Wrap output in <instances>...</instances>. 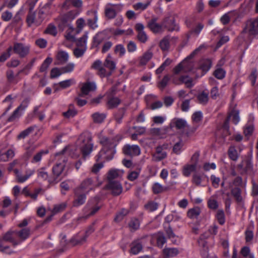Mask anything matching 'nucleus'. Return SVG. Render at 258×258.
Wrapping results in <instances>:
<instances>
[{
  "instance_id": "nucleus-3",
  "label": "nucleus",
  "mask_w": 258,
  "mask_h": 258,
  "mask_svg": "<svg viewBox=\"0 0 258 258\" xmlns=\"http://www.w3.org/2000/svg\"><path fill=\"white\" fill-rule=\"evenodd\" d=\"M31 1L33 2V5L29 8V11L26 18V23L29 27H31L33 24L38 26L44 20L45 13L42 10H39L37 14L33 12V6L37 0Z\"/></svg>"
},
{
  "instance_id": "nucleus-62",
  "label": "nucleus",
  "mask_w": 258,
  "mask_h": 258,
  "mask_svg": "<svg viewBox=\"0 0 258 258\" xmlns=\"http://www.w3.org/2000/svg\"><path fill=\"white\" fill-rule=\"evenodd\" d=\"M97 73L101 78L109 76L111 75V72H107L104 68V64L97 70Z\"/></svg>"
},
{
  "instance_id": "nucleus-22",
  "label": "nucleus",
  "mask_w": 258,
  "mask_h": 258,
  "mask_svg": "<svg viewBox=\"0 0 258 258\" xmlns=\"http://www.w3.org/2000/svg\"><path fill=\"white\" fill-rule=\"evenodd\" d=\"M187 126L186 121L182 119L179 118H174L172 119L169 125L170 130L172 128L175 127L177 130H181Z\"/></svg>"
},
{
  "instance_id": "nucleus-63",
  "label": "nucleus",
  "mask_w": 258,
  "mask_h": 258,
  "mask_svg": "<svg viewBox=\"0 0 258 258\" xmlns=\"http://www.w3.org/2000/svg\"><path fill=\"white\" fill-rule=\"evenodd\" d=\"M47 153V151L45 152L43 151H41L37 153L33 156L31 160V162L33 163H36L39 162L42 159V155L44 154H46Z\"/></svg>"
},
{
  "instance_id": "nucleus-40",
  "label": "nucleus",
  "mask_w": 258,
  "mask_h": 258,
  "mask_svg": "<svg viewBox=\"0 0 258 258\" xmlns=\"http://www.w3.org/2000/svg\"><path fill=\"white\" fill-rule=\"evenodd\" d=\"M199 102L202 104H206L209 100V93L208 91H204L199 93L197 96Z\"/></svg>"
},
{
  "instance_id": "nucleus-6",
  "label": "nucleus",
  "mask_w": 258,
  "mask_h": 258,
  "mask_svg": "<svg viewBox=\"0 0 258 258\" xmlns=\"http://www.w3.org/2000/svg\"><path fill=\"white\" fill-rule=\"evenodd\" d=\"M99 199L94 198L90 200L84 208V215L78 218L79 221H84L94 215L100 208L98 205Z\"/></svg>"
},
{
  "instance_id": "nucleus-7",
  "label": "nucleus",
  "mask_w": 258,
  "mask_h": 258,
  "mask_svg": "<svg viewBox=\"0 0 258 258\" xmlns=\"http://www.w3.org/2000/svg\"><path fill=\"white\" fill-rule=\"evenodd\" d=\"M66 163L64 159H63L62 162L56 163L53 166L52 171V175L49 179V183H56L58 182L64 175V172Z\"/></svg>"
},
{
  "instance_id": "nucleus-34",
  "label": "nucleus",
  "mask_w": 258,
  "mask_h": 258,
  "mask_svg": "<svg viewBox=\"0 0 258 258\" xmlns=\"http://www.w3.org/2000/svg\"><path fill=\"white\" fill-rule=\"evenodd\" d=\"M196 164H186L183 167L182 174L184 176H189L191 173L195 171L196 169Z\"/></svg>"
},
{
  "instance_id": "nucleus-61",
  "label": "nucleus",
  "mask_w": 258,
  "mask_h": 258,
  "mask_svg": "<svg viewBox=\"0 0 258 258\" xmlns=\"http://www.w3.org/2000/svg\"><path fill=\"white\" fill-rule=\"evenodd\" d=\"M46 34H49L53 36H55L57 34V30L55 26L53 24H50L44 31Z\"/></svg>"
},
{
  "instance_id": "nucleus-11",
  "label": "nucleus",
  "mask_w": 258,
  "mask_h": 258,
  "mask_svg": "<svg viewBox=\"0 0 258 258\" xmlns=\"http://www.w3.org/2000/svg\"><path fill=\"white\" fill-rule=\"evenodd\" d=\"M231 119L232 121L235 124L239 121V112L236 110H233L229 114V117L225 121L222 128L226 134H229V120Z\"/></svg>"
},
{
  "instance_id": "nucleus-14",
  "label": "nucleus",
  "mask_w": 258,
  "mask_h": 258,
  "mask_svg": "<svg viewBox=\"0 0 258 258\" xmlns=\"http://www.w3.org/2000/svg\"><path fill=\"white\" fill-rule=\"evenodd\" d=\"M123 153L129 156H136L140 154L141 150L138 145H125L123 148Z\"/></svg>"
},
{
  "instance_id": "nucleus-12",
  "label": "nucleus",
  "mask_w": 258,
  "mask_h": 258,
  "mask_svg": "<svg viewBox=\"0 0 258 258\" xmlns=\"http://www.w3.org/2000/svg\"><path fill=\"white\" fill-rule=\"evenodd\" d=\"M135 29L137 33L138 40L141 43H145L148 39V36L144 30V25L142 23H137L135 26Z\"/></svg>"
},
{
  "instance_id": "nucleus-53",
  "label": "nucleus",
  "mask_w": 258,
  "mask_h": 258,
  "mask_svg": "<svg viewBox=\"0 0 258 258\" xmlns=\"http://www.w3.org/2000/svg\"><path fill=\"white\" fill-rule=\"evenodd\" d=\"M200 210L198 208L189 209L187 212V216L190 219L196 218L200 214Z\"/></svg>"
},
{
  "instance_id": "nucleus-17",
  "label": "nucleus",
  "mask_w": 258,
  "mask_h": 258,
  "mask_svg": "<svg viewBox=\"0 0 258 258\" xmlns=\"http://www.w3.org/2000/svg\"><path fill=\"white\" fill-rule=\"evenodd\" d=\"M191 181L196 186H204L203 183L208 181V177L204 173L195 172L192 175Z\"/></svg>"
},
{
  "instance_id": "nucleus-52",
  "label": "nucleus",
  "mask_w": 258,
  "mask_h": 258,
  "mask_svg": "<svg viewBox=\"0 0 258 258\" xmlns=\"http://www.w3.org/2000/svg\"><path fill=\"white\" fill-rule=\"evenodd\" d=\"M119 176V170L117 169H112L110 170L108 172L107 179L109 181H114L113 179L116 178Z\"/></svg>"
},
{
  "instance_id": "nucleus-50",
  "label": "nucleus",
  "mask_w": 258,
  "mask_h": 258,
  "mask_svg": "<svg viewBox=\"0 0 258 258\" xmlns=\"http://www.w3.org/2000/svg\"><path fill=\"white\" fill-rule=\"evenodd\" d=\"M228 156L233 161H236L238 158L237 151L234 147H230L228 150Z\"/></svg>"
},
{
  "instance_id": "nucleus-58",
  "label": "nucleus",
  "mask_w": 258,
  "mask_h": 258,
  "mask_svg": "<svg viewBox=\"0 0 258 258\" xmlns=\"http://www.w3.org/2000/svg\"><path fill=\"white\" fill-rule=\"evenodd\" d=\"M52 59L51 57H47L43 62L40 68V71L43 72L45 71L48 68L50 64L52 62Z\"/></svg>"
},
{
  "instance_id": "nucleus-19",
  "label": "nucleus",
  "mask_w": 258,
  "mask_h": 258,
  "mask_svg": "<svg viewBox=\"0 0 258 258\" xmlns=\"http://www.w3.org/2000/svg\"><path fill=\"white\" fill-rule=\"evenodd\" d=\"M162 25L164 28H166L169 31H178L179 30V26L175 23L174 20L172 18L167 17L162 21Z\"/></svg>"
},
{
  "instance_id": "nucleus-43",
  "label": "nucleus",
  "mask_w": 258,
  "mask_h": 258,
  "mask_svg": "<svg viewBox=\"0 0 258 258\" xmlns=\"http://www.w3.org/2000/svg\"><path fill=\"white\" fill-rule=\"evenodd\" d=\"M14 152L13 150L9 149L6 153L0 154V161H7L9 159L12 158L14 156Z\"/></svg>"
},
{
  "instance_id": "nucleus-36",
  "label": "nucleus",
  "mask_w": 258,
  "mask_h": 258,
  "mask_svg": "<svg viewBox=\"0 0 258 258\" xmlns=\"http://www.w3.org/2000/svg\"><path fill=\"white\" fill-rule=\"evenodd\" d=\"M181 62L182 63V65L183 68V73H188L192 71L194 68V62L191 60L185 58Z\"/></svg>"
},
{
  "instance_id": "nucleus-38",
  "label": "nucleus",
  "mask_w": 258,
  "mask_h": 258,
  "mask_svg": "<svg viewBox=\"0 0 258 258\" xmlns=\"http://www.w3.org/2000/svg\"><path fill=\"white\" fill-rule=\"evenodd\" d=\"M170 37L169 36H165L160 41L159 46L163 51L167 50L170 47Z\"/></svg>"
},
{
  "instance_id": "nucleus-49",
  "label": "nucleus",
  "mask_w": 258,
  "mask_h": 258,
  "mask_svg": "<svg viewBox=\"0 0 258 258\" xmlns=\"http://www.w3.org/2000/svg\"><path fill=\"white\" fill-rule=\"evenodd\" d=\"M114 53L118 54L119 57L123 56L126 52L125 49L123 45L117 44L114 47Z\"/></svg>"
},
{
  "instance_id": "nucleus-41",
  "label": "nucleus",
  "mask_w": 258,
  "mask_h": 258,
  "mask_svg": "<svg viewBox=\"0 0 258 258\" xmlns=\"http://www.w3.org/2000/svg\"><path fill=\"white\" fill-rule=\"evenodd\" d=\"M204 28V25L202 23H198L197 25L188 33L186 34L187 40L189 39L191 34L194 33L198 36Z\"/></svg>"
},
{
  "instance_id": "nucleus-56",
  "label": "nucleus",
  "mask_w": 258,
  "mask_h": 258,
  "mask_svg": "<svg viewBox=\"0 0 258 258\" xmlns=\"http://www.w3.org/2000/svg\"><path fill=\"white\" fill-rule=\"evenodd\" d=\"M216 218L219 222V223L221 225H223L224 224L225 222V214L223 210H219L217 212L216 214Z\"/></svg>"
},
{
  "instance_id": "nucleus-1",
  "label": "nucleus",
  "mask_w": 258,
  "mask_h": 258,
  "mask_svg": "<svg viewBox=\"0 0 258 258\" xmlns=\"http://www.w3.org/2000/svg\"><path fill=\"white\" fill-rule=\"evenodd\" d=\"M99 141L103 147L102 150L96 156V161L99 162L102 160L106 161L111 160L115 153L114 148L116 144L114 140L108 139L105 137H100Z\"/></svg>"
},
{
  "instance_id": "nucleus-21",
  "label": "nucleus",
  "mask_w": 258,
  "mask_h": 258,
  "mask_svg": "<svg viewBox=\"0 0 258 258\" xmlns=\"http://www.w3.org/2000/svg\"><path fill=\"white\" fill-rule=\"evenodd\" d=\"M157 19L156 18H152L150 20L147 24L148 27L154 33L162 32L163 31L164 28L161 24L157 23Z\"/></svg>"
},
{
  "instance_id": "nucleus-32",
  "label": "nucleus",
  "mask_w": 258,
  "mask_h": 258,
  "mask_svg": "<svg viewBox=\"0 0 258 258\" xmlns=\"http://www.w3.org/2000/svg\"><path fill=\"white\" fill-rule=\"evenodd\" d=\"M30 229L28 228H23L20 231H16V235L22 241L25 240L30 235Z\"/></svg>"
},
{
  "instance_id": "nucleus-42",
  "label": "nucleus",
  "mask_w": 258,
  "mask_h": 258,
  "mask_svg": "<svg viewBox=\"0 0 258 258\" xmlns=\"http://www.w3.org/2000/svg\"><path fill=\"white\" fill-rule=\"evenodd\" d=\"M163 253L168 257H173L178 254L179 251L176 248H165L163 249Z\"/></svg>"
},
{
  "instance_id": "nucleus-5",
  "label": "nucleus",
  "mask_w": 258,
  "mask_h": 258,
  "mask_svg": "<svg viewBox=\"0 0 258 258\" xmlns=\"http://www.w3.org/2000/svg\"><path fill=\"white\" fill-rule=\"evenodd\" d=\"M78 16V13L75 11H71L64 15L61 16L57 20L58 26L60 29L63 30L68 27L71 31L75 30L71 24L72 21Z\"/></svg>"
},
{
  "instance_id": "nucleus-29",
  "label": "nucleus",
  "mask_w": 258,
  "mask_h": 258,
  "mask_svg": "<svg viewBox=\"0 0 258 258\" xmlns=\"http://www.w3.org/2000/svg\"><path fill=\"white\" fill-rule=\"evenodd\" d=\"M143 248L142 243L139 240H136L133 241L131 244L130 253L136 255L138 254Z\"/></svg>"
},
{
  "instance_id": "nucleus-8",
  "label": "nucleus",
  "mask_w": 258,
  "mask_h": 258,
  "mask_svg": "<svg viewBox=\"0 0 258 258\" xmlns=\"http://www.w3.org/2000/svg\"><path fill=\"white\" fill-rule=\"evenodd\" d=\"M96 179L91 177H88L82 181L80 186L77 188H80V190L86 194H88L91 190H94L95 187L99 186L96 183Z\"/></svg>"
},
{
  "instance_id": "nucleus-4",
  "label": "nucleus",
  "mask_w": 258,
  "mask_h": 258,
  "mask_svg": "<svg viewBox=\"0 0 258 258\" xmlns=\"http://www.w3.org/2000/svg\"><path fill=\"white\" fill-rule=\"evenodd\" d=\"M79 141L81 143L80 149L83 157L85 160L86 157L90 155L93 150L92 136L89 133H84L80 136Z\"/></svg>"
},
{
  "instance_id": "nucleus-2",
  "label": "nucleus",
  "mask_w": 258,
  "mask_h": 258,
  "mask_svg": "<svg viewBox=\"0 0 258 258\" xmlns=\"http://www.w3.org/2000/svg\"><path fill=\"white\" fill-rule=\"evenodd\" d=\"M240 36L245 40L258 36V17L249 19L245 23Z\"/></svg>"
},
{
  "instance_id": "nucleus-30",
  "label": "nucleus",
  "mask_w": 258,
  "mask_h": 258,
  "mask_svg": "<svg viewBox=\"0 0 258 258\" xmlns=\"http://www.w3.org/2000/svg\"><path fill=\"white\" fill-rule=\"evenodd\" d=\"M87 238V235L79 233L72 238L71 242L74 245L82 244L86 241Z\"/></svg>"
},
{
  "instance_id": "nucleus-23",
  "label": "nucleus",
  "mask_w": 258,
  "mask_h": 258,
  "mask_svg": "<svg viewBox=\"0 0 258 258\" xmlns=\"http://www.w3.org/2000/svg\"><path fill=\"white\" fill-rule=\"evenodd\" d=\"M193 80L188 76H182L178 79H173V83L177 85L185 84L187 88H191L194 86Z\"/></svg>"
},
{
  "instance_id": "nucleus-18",
  "label": "nucleus",
  "mask_w": 258,
  "mask_h": 258,
  "mask_svg": "<svg viewBox=\"0 0 258 258\" xmlns=\"http://www.w3.org/2000/svg\"><path fill=\"white\" fill-rule=\"evenodd\" d=\"M120 6L118 5H114L110 3L107 4L105 7V15L109 19H112L115 17L117 14V9Z\"/></svg>"
},
{
  "instance_id": "nucleus-55",
  "label": "nucleus",
  "mask_w": 258,
  "mask_h": 258,
  "mask_svg": "<svg viewBox=\"0 0 258 258\" xmlns=\"http://www.w3.org/2000/svg\"><path fill=\"white\" fill-rule=\"evenodd\" d=\"M184 143L182 140L177 142L173 147V152L176 154H179L182 151Z\"/></svg>"
},
{
  "instance_id": "nucleus-15",
  "label": "nucleus",
  "mask_w": 258,
  "mask_h": 258,
  "mask_svg": "<svg viewBox=\"0 0 258 258\" xmlns=\"http://www.w3.org/2000/svg\"><path fill=\"white\" fill-rule=\"evenodd\" d=\"M75 200L74 201V206L78 207L83 205L86 199V194L84 191L80 190V188H76L74 191Z\"/></svg>"
},
{
  "instance_id": "nucleus-10",
  "label": "nucleus",
  "mask_w": 258,
  "mask_h": 258,
  "mask_svg": "<svg viewBox=\"0 0 258 258\" xmlns=\"http://www.w3.org/2000/svg\"><path fill=\"white\" fill-rule=\"evenodd\" d=\"M87 35H84L82 37L80 38L77 41V45L82 47L80 48H76L74 50V54L76 57H80L83 55L86 51V46L87 40Z\"/></svg>"
},
{
  "instance_id": "nucleus-28",
  "label": "nucleus",
  "mask_w": 258,
  "mask_h": 258,
  "mask_svg": "<svg viewBox=\"0 0 258 258\" xmlns=\"http://www.w3.org/2000/svg\"><path fill=\"white\" fill-rule=\"evenodd\" d=\"M167 148V145L159 146L156 149V153L154 155L155 158L158 161H160L167 156V153L163 151Z\"/></svg>"
},
{
  "instance_id": "nucleus-54",
  "label": "nucleus",
  "mask_w": 258,
  "mask_h": 258,
  "mask_svg": "<svg viewBox=\"0 0 258 258\" xmlns=\"http://www.w3.org/2000/svg\"><path fill=\"white\" fill-rule=\"evenodd\" d=\"M128 212L129 211L127 209H121L117 213L116 217L114 219L115 221L116 222L120 221L126 215L128 214Z\"/></svg>"
},
{
  "instance_id": "nucleus-57",
  "label": "nucleus",
  "mask_w": 258,
  "mask_h": 258,
  "mask_svg": "<svg viewBox=\"0 0 258 258\" xmlns=\"http://www.w3.org/2000/svg\"><path fill=\"white\" fill-rule=\"evenodd\" d=\"M172 62V60L169 58H167L165 61L158 68L156 72L157 74H161L165 69L166 67L169 66Z\"/></svg>"
},
{
  "instance_id": "nucleus-59",
  "label": "nucleus",
  "mask_w": 258,
  "mask_h": 258,
  "mask_svg": "<svg viewBox=\"0 0 258 258\" xmlns=\"http://www.w3.org/2000/svg\"><path fill=\"white\" fill-rule=\"evenodd\" d=\"M77 30L76 33H79L83 29L85 25V20L83 18H79L76 21Z\"/></svg>"
},
{
  "instance_id": "nucleus-20",
  "label": "nucleus",
  "mask_w": 258,
  "mask_h": 258,
  "mask_svg": "<svg viewBox=\"0 0 258 258\" xmlns=\"http://www.w3.org/2000/svg\"><path fill=\"white\" fill-rule=\"evenodd\" d=\"M171 130L168 126H164L162 128H153L150 131V134L153 136H158L161 138L166 137V135L169 134Z\"/></svg>"
},
{
  "instance_id": "nucleus-9",
  "label": "nucleus",
  "mask_w": 258,
  "mask_h": 258,
  "mask_svg": "<svg viewBox=\"0 0 258 258\" xmlns=\"http://www.w3.org/2000/svg\"><path fill=\"white\" fill-rule=\"evenodd\" d=\"M30 46L23 43L16 42L14 44L12 50L21 57H25L30 52Z\"/></svg>"
},
{
  "instance_id": "nucleus-33",
  "label": "nucleus",
  "mask_w": 258,
  "mask_h": 258,
  "mask_svg": "<svg viewBox=\"0 0 258 258\" xmlns=\"http://www.w3.org/2000/svg\"><path fill=\"white\" fill-rule=\"evenodd\" d=\"M91 117L94 122L96 123H102L106 117V114L105 113H100L96 112L91 115Z\"/></svg>"
},
{
  "instance_id": "nucleus-35",
  "label": "nucleus",
  "mask_w": 258,
  "mask_h": 258,
  "mask_svg": "<svg viewBox=\"0 0 258 258\" xmlns=\"http://www.w3.org/2000/svg\"><path fill=\"white\" fill-rule=\"evenodd\" d=\"M16 235V231L8 232L7 233L4 237V239L5 241H10L13 243L14 246H16L20 243V241H16L14 239V237Z\"/></svg>"
},
{
  "instance_id": "nucleus-16",
  "label": "nucleus",
  "mask_w": 258,
  "mask_h": 258,
  "mask_svg": "<svg viewBox=\"0 0 258 258\" xmlns=\"http://www.w3.org/2000/svg\"><path fill=\"white\" fill-rule=\"evenodd\" d=\"M96 89L95 83L87 82L82 84L81 88V92L79 94V97H84L89 94L90 92L94 91Z\"/></svg>"
},
{
  "instance_id": "nucleus-60",
  "label": "nucleus",
  "mask_w": 258,
  "mask_h": 258,
  "mask_svg": "<svg viewBox=\"0 0 258 258\" xmlns=\"http://www.w3.org/2000/svg\"><path fill=\"white\" fill-rule=\"evenodd\" d=\"M208 206L210 209L216 210L218 207V204L216 200L211 197L208 201Z\"/></svg>"
},
{
  "instance_id": "nucleus-45",
  "label": "nucleus",
  "mask_w": 258,
  "mask_h": 258,
  "mask_svg": "<svg viewBox=\"0 0 258 258\" xmlns=\"http://www.w3.org/2000/svg\"><path fill=\"white\" fill-rule=\"evenodd\" d=\"M125 112V109L124 108H120L118 112L115 114L114 118L117 123L120 124L122 121Z\"/></svg>"
},
{
  "instance_id": "nucleus-26",
  "label": "nucleus",
  "mask_w": 258,
  "mask_h": 258,
  "mask_svg": "<svg viewBox=\"0 0 258 258\" xmlns=\"http://www.w3.org/2000/svg\"><path fill=\"white\" fill-rule=\"evenodd\" d=\"M120 102L121 101L118 97L111 96L109 93L108 96H107L106 106L108 109L117 107Z\"/></svg>"
},
{
  "instance_id": "nucleus-37",
  "label": "nucleus",
  "mask_w": 258,
  "mask_h": 258,
  "mask_svg": "<svg viewBox=\"0 0 258 258\" xmlns=\"http://www.w3.org/2000/svg\"><path fill=\"white\" fill-rule=\"evenodd\" d=\"M104 66L110 70L109 72H112L115 69L116 64L112 59L110 55H108L104 62Z\"/></svg>"
},
{
  "instance_id": "nucleus-13",
  "label": "nucleus",
  "mask_w": 258,
  "mask_h": 258,
  "mask_svg": "<svg viewBox=\"0 0 258 258\" xmlns=\"http://www.w3.org/2000/svg\"><path fill=\"white\" fill-rule=\"evenodd\" d=\"M107 188L115 196L119 195L122 191L121 184L117 181H110L106 185Z\"/></svg>"
},
{
  "instance_id": "nucleus-44",
  "label": "nucleus",
  "mask_w": 258,
  "mask_h": 258,
  "mask_svg": "<svg viewBox=\"0 0 258 258\" xmlns=\"http://www.w3.org/2000/svg\"><path fill=\"white\" fill-rule=\"evenodd\" d=\"M77 113V111L75 109L73 104H70L67 111L63 113V115L65 117L70 118L75 116Z\"/></svg>"
},
{
  "instance_id": "nucleus-27",
  "label": "nucleus",
  "mask_w": 258,
  "mask_h": 258,
  "mask_svg": "<svg viewBox=\"0 0 258 258\" xmlns=\"http://www.w3.org/2000/svg\"><path fill=\"white\" fill-rule=\"evenodd\" d=\"M105 35L102 33H98L96 34L93 37V42L92 44V48H96L98 49L100 45L104 41Z\"/></svg>"
},
{
  "instance_id": "nucleus-39",
  "label": "nucleus",
  "mask_w": 258,
  "mask_h": 258,
  "mask_svg": "<svg viewBox=\"0 0 258 258\" xmlns=\"http://www.w3.org/2000/svg\"><path fill=\"white\" fill-rule=\"evenodd\" d=\"M37 176L38 178H40L43 180H47L49 183V179L51 177V176H49L48 172L46 171L45 168H41L37 170Z\"/></svg>"
},
{
  "instance_id": "nucleus-25",
  "label": "nucleus",
  "mask_w": 258,
  "mask_h": 258,
  "mask_svg": "<svg viewBox=\"0 0 258 258\" xmlns=\"http://www.w3.org/2000/svg\"><path fill=\"white\" fill-rule=\"evenodd\" d=\"M14 171L16 176L17 181L20 183L25 182L34 173V171L33 170H30L26 171L25 175H22L17 169H14Z\"/></svg>"
},
{
  "instance_id": "nucleus-64",
  "label": "nucleus",
  "mask_w": 258,
  "mask_h": 258,
  "mask_svg": "<svg viewBox=\"0 0 258 258\" xmlns=\"http://www.w3.org/2000/svg\"><path fill=\"white\" fill-rule=\"evenodd\" d=\"M130 228L133 230H136L140 227V222L136 218L132 219L128 224Z\"/></svg>"
},
{
  "instance_id": "nucleus-31",
  "label": "nucleus",
  "mask_w": 258,
  "mask_h": 258,
  "mask_svg": "<svg viewBox=\"0 0 258 258\" xmlns=\"http://www.w3.org/2000/svg\"><path fill=\"white\" fill-rule=\"evenodd\" d=\"M153 52L151 49H148L144 53L140 58V63L141 65H145L152 58Z\"/></svg>"
},
{
  "instance_id": "nucleus-47",
  "label": "nucleus",
  "mask_w": 258,
  "mask_h": 258,
  "mask_svg": "<svg viewBox=\"0 0 258 258\" xmlns=\"http://www.w3.org/2000/svg\"><path fill=\"white\" fill-rule=\"evenodd\" d=\"M212 62L210 59H205L202 61L200 65V68L203 72L206 73L211 68Z\"/></svg>"
},
{
  "instance_id": "nucleus-24",
  "label": "nucleus",
  "mask_w": 258,
  "mask_h": 258,
  "mask_svg": "<svg viewBox=\"0 0 258 258\" xmlns=\"http://www.w3.org/2000/svg\"><path fill=\"white\" fill-rule=\"evenodd\" d=\"M69 54L64 51H59L56 55L55 64L62 65L66 63L69 60Z\"/></svg>"
},
{
  "instance_id": "nucleus-51",
  "label": "nucleus",
  "mask_w": 258,
  "mask_h": 258,
  "mask_svg": "<svg viewBox=\"0 0 258 258\" xmlns=\"http://www.w3.org/2000/svg\"><path fill=\"white\" fill-rule=\"evenodd\" d=\"M231 194L235 198V200L238 202H240L242 200V197L241 196V190L240 188L235 187L231 190Z\"/></svg>"
},
{
  "instance_id": "nucleus-48",
  "label": "nucleus",
  "mask_w": 258,
  "mask_h": 258,
  "mask_svg": "<svg viewBox=\"0 0 258 258\" xmlns=\"http://www.w3.org/2000/svg\"><path fill=\"white\" fill-rule=\"evenodd\" d=\"M34 130L33 126H30L26 130L21 132L17 136V138L19 140L25 139L31 133H32Z\"/></svg>"
},
{
  "instance_id": "nucleus-46",
  "label": "nucleus",
  "mask_w": 258,
  "mask_h": 258,
  "mask_svg": "<svg viewBox=\"0 0 258 258\" xmlns=\"http://www.w3.org/2000/svg\"><path fill=\"white\" fill-rule=\"evenodd\" d=\"M91 13L93 14L94 16L93 19H88L87 20V24L89 27H90L92 29H95L97 27L96 22L98 20V16L97 12L96 11H92L91 12Z\"/></svg>"
}]
</instances>
